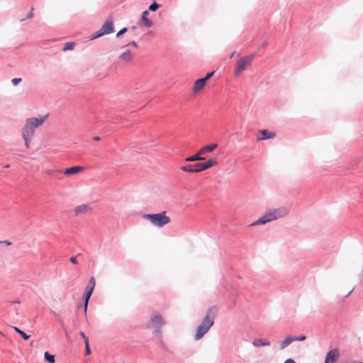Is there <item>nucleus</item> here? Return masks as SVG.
<instances>
[{"mask_svg":"<svg viewBox=\"0 0 363 363\" xmlns=\"http://www.w3.org/2000/svg\"><path fill=\"white\" fill-rule=\"evenodd\" d=\"M45 118L46 116L41 118H30L26 120L25 125L22 128V137L27 148L30 147V143L35 135V129L43 124Z\"/></svg>","mask_w":363,"mask_h":363,"instance_id":"nucleus-1","label":"nucleus"},{"mask_svg":"<svg viewBox=\"0 0 363 363\" xmlns=\"http://www.w3.org/2000/svg\"><path fill=\"white\" fill-rule=\"evenodd\" d=\"M217 315V309L216 307H211L208 309L201 323L196 329L195 339L200 340L209 330L214 323V319Z\"/></svg>","mask_w":363,"mask_h":363,"instance_id":"nucleus-2","label":"nucleus"},{"mask_svg":"<svg viewBox=\"0 0 363 363\" xmlns=\"http://www.w3.org/2000/svg\"><path fill=\"white\" fill-rule=\"evenodd\" d=\"M289 211L286 207L269 209L264 213L258 220L253 222L251 225H264L269 222L276 220L288 215Z\"/></svg>","mask_w":363,"mask_h":363,"instance_id":"nucleus-3","label":"nucleus"},{"mask_svg":"<svg viewBox=\"0 0 363 363\" xmlns=\"http://www.w3.org/2000/svg\"><path fill=\"white\" fill-rule=\"evenodd\" d=\"M143 218L148 220L152 225L162 228L171 222V219L167 216L166 211L159 213L145 214Z\"/></svg>","mask_w":363,"mask_h":363,"instance_id":"nucleus-4","label":"nucleus"},{"mask_svg":"<svg viewBox=\"0 0 363 363\" xmlns=\"http://www.w3.org/2000/svg\"><path fill=\"white\" fill-rule=\"evenodd\" d=\"M253 60L252 55L245 56L240 57L236 63L234 74L235 76H238L242 72H243L247 67H248Z\"/></svg>","mask_w":363,"mask_h":363,"instance_id":"nucleus-5","label":"nucleus"},{"mask_svg":"<svg viewBox=\"0 0 363 363\" xmlns=\"http://www.w3.org/2000/svg\"><path fill=\"white\" fill-rule=\"evenodd\" d=\"M165 324V320L163 316L155 312L151 315L150 325L151 327L156 329L157 333H161V328Z\"/></svg>","mask_w":363,"mask_h":363,"instance_id":"nucleus-6","label":"nucleus"},{"mask_svg":"<svg viewBox=\"0 0 363 363\" xmlns=\"http://www.w3.org/2000/svg\"><path fill=\"white\" fill-rule=\"evenodd\" d=\"M95 279L91 277L89 281V286L86 288L85 290V296H84V312H86L88 302L90 298V296L93 292L94 288L95 286Z\"/></svg>","mask_w":363,"mask_h":363,"instance_id":"nucleus-7","label":"nucleus"},{"mask_svg":"<svg viewBox=\"0 0 363 363\" xmlns=\"http://www.w3.org/2000/svg\"><path fill=\"white\" fill-rule=\"evenodd\" d=\"M93 211V208L90 204H81L77 206L74 210V213L76 216L81 215H86L91 213Z\"/></svg>","mask_w":363,"mask_h":363,"instance_id":"nucleus-8","label":"nucleus"},{"mask_svg":"<svg viewBox=\"0 0 363 363\" xmlns=\"http://www.w3.org/2000/svg\"><path fill=\"white\" fill-rule=\"evenodd\" d=\"M113 31V25L112 21H106L101 28L99 33L94 36L92 39H95L101 35L111 33Z\"/></svg>","mask_w":363,"mask_h":363,"instance_id":"nucleus-9","label":"nucleus"},{"mask_svg":"<svg viewBox=\"0 0 363 363\" xmlns=\"http://www.w3.org/2000/svg\"><path fill=\"white\" fill-rule=\"evenodd\" d=\"M339 356V350L337 349H333L326 354L325 363H335L338 359Z\"/></svg>","mask_w":363,"mask_h":363,"instance_id":"nucleus-10","label":"nucleus"},{"mask_svg":"<svg viewBox=\"0 0 363 363\" xmlns=\"http://www.w3.org/2000/svg\"><path fill=\"white\" fill-rule=\"evenodd\" d=\"M206 84V82H205V79H203L202 78L196 79L194 83L192 89L193 93L194 94L200 93L202 91V89L205 87Z\"/></svg>","mask_w":363,"mask_h":363,"instance_id":"nucleus-11","label":"nucleus"},{"mask_svg":"<svg viewBox=\"0 0 363 363\" xmlns=\"http://www.w3.org/2000/svg\"><path fill=\"white\" fill-rule=\"evenodd\" d=\"M84 167L81 166H73L69 168H67L64 171V174L67 176H72L74 174H78L84 171Z\"/></svg>","mask_w":363,"mask_h":363,"instance_id":"nucleus-12","label":"nucleus"},{"mask_svg":"<svg viewBox=\"0 0 363 363\" xmlns=\"http://www.w3.org/2000/svg\"><path fill=\"white\" fill-rule=\"evenodd\" d=\"M257 140H264L267 139H271L275 137L274 133L269 132L267 130H262L258 132Z\"/></svg>","mask_w":363,"mask_h":363,"instance_id":"nucleus-13","label":"nucleus"},{"mask_svg":"<svg viewBox=\"0 0 363 363\" xmlns=\"http://www.w3.org/2000/svg\"><path fill=\"white\" fill-rule=\"evenodd\" d=\"M218 147V144L213 143L211 145H205L199 150V153L203 155L208 152H213Z\"/></svg>","mask_w":363,"mask_h":363,"instance_id":"nucleus-14","label":"nucleus"},{"mask_svg":"<svg viewBox=\"0 0 363 363\" xmlns=\"http://www.w3.org/2000/svg\"><path fill=\"white\" fill-rule=\"evenodd\" d=\"M270 345L271 343L269 340L262 338L255 339L252 342V345L256 347L269 346Z\"/></svg>","mask_w":363,"mask_h":363,"instance_id":"nucleus-15","label":"nucleus"},{"mask_svg":"<svg viewBox=\"0 0 363 363\" xmlns=\"http://www.w3.org/2000/svg\"><path fill=\"white\" fill-rule=\"evenodd\" d=\"M149 14L148 11H145L143 12L141 21L142 23L147 28H150L152 26V21L147 18V15Z\"/></svg>","mask_w":363,"mask_h":363,"instance_id":"nucleus-16","label":"nucleus"},{"mask_svg":"<svg viewBox=\"0 0 363 363\" xmlns=\"http://www.w3.org/2000/svg\"><path fill=\"white\" fill-rule=\"evenodd\" d=\"M119 58L124 62L130 63L133 60V55L130 51L126 50L120 55Z\"/></svg>","mask_w":363,"mask_h":363,"instance_id":"nucleus-17","label":"nucleus"},{"mask_svg":"<svg viewBox=\"0 0 363 363\" xmlns=\"http://www.w3.org/2000/svg\"><path fill=\"white\" fill-rule=\"evenodd\" d=\"M204 165L205 170L208 169L213 167H216L218 165V162L215 158L208 159L205 162H203Z\"/></svg>","mask_w":363,"mask_h":363,"instance_id":"nucleus-18","label":"nucleus"},{"mask_svg":"<svg viewBox=\"0 0 363 363\" xmlns=\"http://www.w3.org/2000/svg\"><path fill=\"white\" fill-rule=\"evenodd\" d=\"M203 155V154L199 153V150L196 152V154L188 157L185 159L186 162H195V161H200L203 160L205 158L202 157Z\"/></svg>","mask_w":363,"mask_h":363,"instance_id":"nucleus-19","label":"nucleus"},{"mask_svg":"<svg viewBox=\"0 0 363 363\" xmlns=\"http://www.w3.org/2000/svg\"><path fill=\"white\" fill-rule=\"evenodd\" d=\"M294 341V337L288 335L285 337L284 340L281 342L280 345L281 350H283L288 347L291 342Z\"/></svg>","mask_w":363,"mask_h":363,"instance_id":"nucleus-20","label":"nucleus"},{"mask_svg":"<svg viewBox=\"0 0 363 363\" xmlns=\"http://www.w3.org/2000/svg\"><path fill=\"white\" fill-rule=\"evenodd\" d=\"M180 169H181L182 171H183L184 172L195 173L194 164V165L183 166Z\"/></svg>","mask_w":363,"mask_h":363,"instance_id":"nucleus-21","label":"nucleus"},{"mask_svg":"<svg viewBox=\"0 0 363 363\" xmlns=\"http://www.w3.org/2000/svg\"><path fill=\"white\" fill-rule=\"evenodd\" d=\"M44 357L46 361H48L49 363H55V356L52 354H50L48 352H45L44 354Z\"/></svg>","mask_w":363,"mask_h":363,"instance_id":"nucleus-22","label":"nucleus"},{"mask_svg":"<svg viewBox=\"0 0 363 363\" xmlns=\"http://www.w3.org/2000/svg\"><path fill=\"white\" fill-rule=\"evenodd\" d=\"M13 330L18 333L25 340H28L30 338V335L26 334L23 330H20L17 327H13Z\"/></svg>","mask_w":363,"mask_h":363,"instance_id":"nucleus-23","label":"nucleus"},{"mask_svg":"<svg viewBox=\"0 0 363 363\" xmlns=\"http://www.w3.org/2000/svg\"><path fill=\"white\" fill-rule=\"evenodd\" d=\"M195 173L205 171L203 163H196L194 164Z\"/></svg>","mask_w":363,"mask_h":363,"instance_id":"nucleus-24","label":"nucleus"},{"mask_svg":"<svg viewBox=\"0 0 363 363\" xmlns=\"http://www.w3.org/2000/svg\"><path fill=\"white\" fill-rule=\"evenodd\" d=\"M74 46H75V43L74 42L67 43L65 45L62 50L63 51L72 50L74 48Z\"/></svg>","mask_w":363,"mask_h":363,"instance_id":"nucleus-25","label":"nucleus"},{"mask_svg":"<svg viewBox=\"0 0 363 363\" xmlns=\"http://www.w3.org/2000/svg\"><path fill=\"white\" fill-rule=\"evenodd\" d=\"M160 8V5L155 2H154L153 4H152L150 6H149V10L152 11H156L157 9Z\"/></svg>","mask_w":363,"mask_h":363,"instance_id":"nucleus-26","label":"nucleus"},{"mask_svg":"<svg viewBox=\"0 0 363 363\" xmlns=\"http://www.w3.org/2000/svg\"><path fill=\"white\" fill-rule=\"evenodd\" d=\"M215 72L213 71L211 72H209L206 74V76L203 78H202L203 79H205V82H207V81L214 74Z\"/></svg>","mask_w":363,"mask_h":363,"instance_id":"nucleus-27","label":"nucleus"},{"mask_svg":"<svg viewBox=\"0 0 363 363\" xmlns=\"http://www.w3.org/2000/svg\"><path fill=\"white\" fill-rule=\"evenodd\" d=\"M85 347H86V354L89 355L91 353L89 345V340H86L85 342Z\"/></svg>","mask_w":363,"mask_h":363,"instance_id":"nucleus-28","label":"nucleus"},{"mask_svg":"<svg viewBox=\"0 0 363 363\" xmlns=\"http://www.w3.org/2000/svg\"><path fill=\"white\" fill-rule=\"evenodd\" d=\"M306 337L305 335H301L298 337H294V341H303L305 340Z\"/></svg>","mask_w":363,"mask_h":363,"instance_id":"nucleus-29","label":"nucleus"},{"mask_svg":"<svg viewBox=\"0 0 363 363\" xmlns=\"http://www.w3.org/2000/svg\"><path fill=\"white\" fill-rule=\"evenodd\" d=\"M21 78H13L11 82L13 85L16 86L18 83L21 82Z\"/></svg>","mask_w":363,"mask_h":363,"instance_id":"nucleus-30","label":"nucleus"},{"mask_svg":"<svg viewBox=\"0 0 363 363\" xmlns=\"http://www.w3.org/2000/svg\"><path fill=\"white\" fill-rule=\"evenodd\" d=\"M33 8H31L30 11L28 13L26 18H31L33 16Z\"/></svg>","mask_w":363,"mask_h":363,"instance_id":"nucleus-31","label":"nucleus"},{"mask_svg":"<svg viewBox=\"0 0 363 363\" xmlns=\"http://www.w3.org/2000/svg\"><path fill=\"white\" fill-rule=\"evenodd\" d=\"M127 30V28H123L122 30H121L118 33H117V37H119L121 35H122L123 33H124L125 32H126Z\"/></svg>","mask_w":363,"mask_h":363,"instance_id":"nucleus-32","label":"nucleus"},{"mask_svg":"<svg viewBox=\"0 0 363 363\" xmlns=\"http://www.w3.org/2000/svg\"><path fill=\"white\" fill-rule=\"evenodd\" d=\"M79 335H80L84 338V342H85L86 340H89L88 337L85 335V334H84L82 331H81V332L79 333Z\"/></svg>","mask_w":363,"mask_h":363,"instance_id":"nucleus-33","label":"nucleus"},{"mask_svg":"<svg viewBox=\"0 0 363 363\" xmlns=\"http://www.w3.org/2000/svg\"><path fill=\"white\" fill-rule=\"evenodd\" d=\"M70 262L72 263V264H77V258L75 257H72L70 258Z\"/></svg>","mask_w":363,"mask_h":363,"instance_id":"nucleus-34","label":"nucleus"},{"mask_svg":"<svg viewBox=\"0 0 363 363\" xmlns=\"http://www.w3.org/2000/svg\"><path fill=\"white\" fill-rule=\"evenodd\" d=\"M284 363H296V362L292 359H288L284 362Z\"/></svg>","mask_w":363,"mask_h":363,"instance_id":"nucleus-35","label":"nucleus"},{"mask_svg":"<svg viewBox=\"0 0 363 363\" xmlns=\"http://www.w3.org/2000/svg\"><path fill=\"white\" fill-rule=\"evenodd\" d=\"M130 44L132 45L133 46L135 47V48L138 47V45H137L135 41H132Z\"/></svg>","mask_w":363,"mask_h":363,"instance_id":"nucleus-36","label":"nucleus"},{"mask_svg":"<svg viewBox=\"0 0 363 363\" xmlns=\"http://www.w3.org/2000/svg\"><path fill=\"white\" fill-rule=\"evenodd\" d=\"M94 140H99V137H96V138H94Z\"/></svg>","mask_w":363,"mask_h":363,"instance_id":"nucleus-37","label":"nucleus"}]
</instances>
